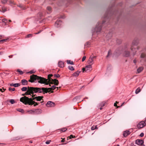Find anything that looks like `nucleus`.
I'll use <instances>...</instances> for the list:
<instances>
[{
    "label": "nucleus",
    "instance_id": "obj_58",
    "mask_svg": "<svg viewBox=\"0 0 146 146\" xmlns=\"http://www.w3.org/2000/svg\"><path fill=\"white\" fill-rule=\"evenodd\" d=\"M106 17H105V19H106Z\"/></svg>",
    "mask_w": 146,
    "mask_h": 146
},
{
    "label": "nucleus",
    "instance_id": "obj_60",
    "mask_svg": "<svg viewBox=\"0 0 146 146\" xmlns=\"http://www.w3.org/2000/svg\"><path fill=\"white\" fill-rule=\"evenodd\" d=\"M145 121H146V118L145 119Z\"/></svg>",
    "mask_w": 146,
    "mask_h": 146
},
{
    "label": "nucleus",
    "instance_id": "obj_15",
    "mask_svg": "<svg viewBox=\"0 0 146 146\" xmlns=\"http://www.w3.org/2000/svg\"><path fill=\"white\" fill-rule=\"evenodd\" d=\"M21 82L23 85H27L28 84V81L25 79H23L21 80Z\"/></svg>",
    "mask_w": 146,
    "mask_h": 146
},
{
    "label": "nucleus",
    "instance_id": "obj_28",
    "mask_svg": "<svg viewBox=\"0 0 146 146\" xmlns=\"http://www.w3.org/2000/svg\"><path fill=\"white\" fill-rule=\"evenodd\" d=\"M96 128H98L97 127V125L93 126L91 128V129L92 130H94L95 129H96Z\"/></svg>",
    "mask_w": 146,
    "mask_h": 146
},
{
    "label": "nucleus",
    "instance_id": "obj_29",
    "mask_svg": "<svg viewBox=\"0 0 146 146\" xmlns=\"http://www.w3.org/2000/svg\"><path fill=\"white\" fill-rule=\"evenodd\" d=\"M7 20L5 19H3L2 20V22L3 23H4L5 25H6L7 22Z\"/></svg>",
    "mask_w": 146,
    "mask_h": 146
},
{
    "label": "nucleus",
    "instance_id": "obj_3",
    "mask_svg": "<svg viewBox=\"0 0 146 146\" xmlns=\"http://www.w3.org/2000/svg\"><path fill=\"white\" fill-rule=\"evenodd\" d=\"M59 82L58 80L55 79H52L51 81L49 82V86H51V84H54V85H52L51 88H40L41 90V93L45 94L49 92L51 90H54L56 88V86H57ZM57 89H58V87H56Z\"/></svg>",
    "mask_w": 146,
    "mask_h": 146
},
{
    "label": "nucleus",
    "instance_id": "obj_22",
    "mask_svg": "<svg viewBox=\"0 0 146 146\" xmlns=\"http://www.w3.org/2000/svg\"><path fill=\"white\" fill-rule=\"evenodd\" d=\"M2 11H1L0 9V11H1V12H2L3 13L5 12L7 10L6 8L5 7H2Z\"/></svg>",
    "mask_w": 146,
    "mask_h": 146
},
{
    "label": "nucleus",
    "instance_id": "obj_8",
    "mask_svg": "<svg viewBox=\"0 0 146 146\" xmlns=\"http://www.w3.org/2000/svg\"><path fill=\"white\" fill-rule=\"evenodd\" d=\"M146 125L145 122L144 121H141L137 125V127L139 128H141L143 127Z\"/></svg>",
    "mask_w": 146,
    "mask_h": 146
},
{
    "label": "nucleus",
    "instance_id": "obj_1",
    "mask_svg": "<svg viewBox=\"0 0 146 146\" xmlns=\"http://www.w3.org/2000/svg\"><path fill=\"white\" fill-rule=\"evenodd\" d=\"M52 76L53 75L52 74H49L48 76V79H46L44 78L33 74L30 76V79L28 81L32 83L38 81V82L40 84L48 85L49 82H50V81L51 80L50 79V77Z\"/></svg>",
    "mask_w": 146,
    "mask_h": 146
},
{
    "label": "nucleus",
    "instance_id": "obj_51",
    "mask_svg": "<svg viewBox=\"0 0 146 146\" xmlns=\"http://www.w3.org/2000/svg\"><path fill=\"white\" fill-rule=\"evenodd\" d=\"M3 90H4V91H3L2 90V89H0V91H1V92H4V91L5 90V89H3Z\"/></svg>",
    "mask_w": 146,
    "mask_h": 146
},
{
    "label": "nucleus",
    "instance_id": "obj_2",
    "mask_svg": "<svg viewBox=\"0 0 146 146\" xmlns=\"http://www.w3.org/2000/svg\"><path fill=\"white\" fill-rule=\"evenodd\" d=\"M42 96H36L33 98H29L26 96L22 97L20 99V101L25 105L28 104L29 105L34 104L35 106L38 105L37 103L35 102L33 100H35L37 101H40L43 98Z\"/></svg>",
    "mask_w": 146,
    "mask_h": 146
},
{
    "label": "nucleus",
    "instance_id": "obj_37",
    "mask_svg": "<svg viewBox=\"0 0 146 146\" xmlns=\"http://www.w3.org/2000/svg\"><path fill=\"white\" fill-rule=\"evenodd\" d=\"M47 10H48L49 11H51V8L50 7H47Z\"/></svg>",
    "mask_w": 146,
    "mask_h": 146
},
{
    "label": "nucleus",
    "instance_id": "obj_32",
    "mask_svg": "<svg viewBox=\"0 0 146 146\" xmlns=\"http://www.w3.org/2000/svg\"><path fill=\"white\" fill-rule=\"evenodd\" d=\"M10 102L12 104L15 103V100L13 99H11L10 100Z\"/></svg>",
    "mask_w": 146,
    "mask_h": 146
},
{
    "label": "nucleus",
    "instance_id": "obj_6",
    "mask_svg": "<svg viewBox=\"0 0 146 146\" xmlns=\"http://www.w3.org/2000/svg\"><path fill=\"white\" fill-rule=\"evenodd\" d=\"M105 22L104 21H103L102 23H98L97 24L96 28L94 29L96 33L100 32L101 29L102 25L104 24Z\"/></svg>",
    "mask_w": 146,
    "mask_h": 146
},
{
    "label": "nucleus",
    "instance_id": "obj_35",
    "mask_svg": "<svg viewBox=\"0 0 146 146\" xmlns=\"http://www.w3.org/2000/svg\"><path fill=\"white\" fill-rule=\"evenodd\" d=\"M111 50H109L108 51V54L107 56V57H108L109 56H110V55L111 54Z\"/></svg>",
    "mask_w": 146,
    "mask_h": 146
},
{
    "label": "nucleus",
    "instance_id": "obj_12",
    "mask_svg": "<svg viewBox=\"0 0 146 146\" xmlns=\"http://www.w3.org/2000/svg\"><path fill=\"white\" fill-rule=\"evenodd\" d=\"M144 143V141L143 140L140 139H137L135 141V144L138 145H142Z\"/></svg>",
    "mask_w": 146,
    "mask_h": 146
},
{
    "label": "nucleus",
    "instance_id": "obj_36",
    "mask_svg": "<svg viewBox=\"0 0 146 146\" xmlns=\"http://www.w3.org/2000/svg\"><path fill=\"white\" fill-rule=\"evenodd\" d=\"M67 129L66 128H63L61 129V131L63 132L65 131Z\"/></svg>",
    "mask_w": 146,
    "mask_h": 146
},
{
    "label": "nucleus",
    "instance_id": "obj_49",
    "mask_svg": "<svg viewBox=\"0 0 146 146\" xmlns=\"http://www.w3.org/2000/svg\"><path fill=\"white\" fill-rule=\"evenodd\" d=\"M41 31H40L38 32V33H35V34H36H36H39V33H40Z\"/></svg>",
    "mask_w": 146,
    "mask_h": 146
},
{
    "label": "nucleus",
    "instance_id": "obj_4",
    "mask_svg": "<svg viewBox=\"0 0 146 146\" xmlns=\"http://www.w3.org/2000/svg\"><path fill=\"white\" fill-rule=\"evenodd\" d=\"M41 90L40 88L28 87L27 91L25 93V95H30L33 94L34 93H41Z\"/></svg>",
    "mask_w": 146,
    "mask_h": 146
},
{
    "label": "nucleus",
    "instance_id": "obj_20",
    "mask_svg": "<svg viewBox=\"0 0 146 146\" xmlns=\"http://www.w3.org/2000/svg\"><path fill=\"white\" fill-rule=\"evenodd\" d=\"M143 70V68L142 67H141L139 68L137 70V72L138 73H139L141 72Z\"/></svg>",
    "mask_w": 146,
    "mask_h": 146
},
{
    "label": "nucleus",
    "instance_id": "obj_39",
    "mask_svg": "<svg viewBox=\"0 0 146 146\" xmlns=\"http://www.w3.org/2000/svg\"><path fill=\"white\" fill-rule=\"evenodd\" d=\"M86 56H84L83 57L82 59V62L84 61L86 59Z\"/></svg>",
    "mask_w": 146,
    "mask_h": 146
},
{
    "label": "nucleus",
    "instance_id": "obj_26",
    "mask_svg": "<svg viewBox=\"0 0 146 146\" xmlns=\"http://www.w3.org/2000/svg\"><path fill=\"white\" fill-rule=\"evenodd\" d=\"M27 112H28L30 114H34V110H31L28 111Z\"/></svg>",
    "mask_w": 146,
    "mask_h": 146
},
{
    "label": "nucleus",
    "instance_id": "obj_42",
    "mask_svg": "<svg viewBox=\"0 0 146 146\" xmlns=\"http://www.w3.org/2000/svg\"><path fill=\"white\" fill-rule=\"evenodd\" d=\"M18 111L21 112H22L23 111V110L21 109H19L18 110Z\"/></svg>",
    "mask_w": 146,
    "mask_h": 146
},
{
    "label": "nucleus",
    "instance_id": "obj_17",
    "mask_svg": "<svg viewBox=\"0 0 146 146\" xmlns=\"http://www.w3.org/2000/svg\"><path fill=\"white\" fill-rule=\"evenodd\" d=\"M58 66L61 68H63L64 67V62L62 61H60L58 62Z\"/></svg>",
    "mask_w": 146,
    "mask_h": 146
},
{
    "label": "nucleus",
    "instance_id": "obj_24",
    "mask_svg": "<svg viewBox=\"0 0 146 146\" xmlns=\"http://www.w3.org/2000/svg\"><path fill=\"white\" fill-rule=\"evenodd\" d=\"M67 63L68 64L71 65L74 64V63L73 61H71L70 60H67Z\"/></svg>",
    "mask_w": 146,
    "mask_h": 146
},
{
    "label": "nucleus",
    "instance_id": "obj_13",
    "mask_svg": "<svg viewBox=\"0 0 146 146\" xmlns=\"http://www.w3.org/2000/svg\"><path fill=\"white\" fill-rule=\"evenodd\" d=\"M61 23L62 22L60 20H57L55 23V25L56 27H58L60 26Z\"/></svg>",
    "mask_w": 146,
    "mask_h": 146
},
{
    "label": "nucleus",
    "instance_id": "obj_47",
    "mask_svg": "<svg viewBox=\"0 0 146 146\" xmlns=\"http://www.w3.org/2000/svg\"><path fill=\"white\" fill-rule=\"evenodd\" d=\"M114 106H115V107H117V108H118L119 107H118V106H117V104L116 103H115L114 104Z\"/></svg>",
    "mask_w": 146,
    "mask_h": 146
},
{
    "label": "nucleus",
    "instance_id": "obj_53",
    "mask_svg": "<svg viewBox=\"0 0 146 146\" xmlns=\"http://www.w3.org/2000/svg\"><path fill=\"white\" fill-rule=\"evenodd\" d=\"M124 102L123 103L121 106H122L124 104Z\"/></svg>",
    "mask_w": 146,
    "mask_h": 146
},
{
    "label": "nucleus",
    "instance_id": "obj_21",
    "mask_svg": "<svg viewBox=\"0 0 146 146\" xmlns=\"http://www.w3.org/2000/svg\"><path fill=\"white\" fill-rule=\"evenodd\" d=\"M141 91V89L140 88H138L135 90V93L137 94L139 93Z\"/></svg>",
    "mask_w": 146,
    "mask_h": 146
},
{
    "label": "nucleus",
    "instance_id": "obj_61",
    "mask_svg": "<svg viewBox=\"0 0 146 146\" xmlns=\"http://www.w3.org/2000/svg\"><path fill=\"white\" fill-rule=\"evenodd\" d=\"M34 96H33L32 97H33Z\"/></svg>",
    "mask_w": 146,
    "mask_h": 146
},
{
    "label": "nucleus",
    "instance_id": "obj_57",
    "mask_svg": "<svg viewBox=\"0 0 146 146\" xmlns=\"http://www.w3.org/2000/svg\"><path fill=\"white\" fill-rule=\"evenodd\" d=\"M116 102V103H118V102Z\"/></svg>",
    "mask_w": 146,
    "mask_h": 146
},
{
    "label": "nucleus",
    "instance_id": "obj_43",
    "mask_svg": "<svg viewBox=\"0 0 146 146\" xmlns=\"http://www.w3.org/2000/svg\"><path fill=\"white\" fill-rule=\"evenodd\" d=\"M35 72H34L33 70H31L29 72L31 74H33L35 73Z\"/></svg>",
    "mask_w": 146,
    "mask_h": 146
},
{
    "label": "nucleus",
    "instance_id": "obj_41",
    "mask_svg": "<svg viewBox=\"0 0 146 146\" xmlns=\"http://www.w3.org/2000/svg\"><path fill=\"white\" fill-rule=\"evenodd\" d=\"M144 136V133H141L140 135V136L141 137H143Z\"/></svg>",
    "mask_w": 146,
    "mask_h": 146
},
{
    "label": "nucleus",
    "instance_id": "obj_7",
    "mask_svg": "<svg viewBox=\"0 0 146 146\" xmlns=\"http://www.w3.org/2000/svg\"><path fill=\"white\" fill-rule=\"evenodd\" d=\"M125 52L124 53V56L126 57L129 56L130 55V52L128 51L129 50L128 47L126 46L125 47Z\"/></svg>",
    "mask_w": 146,
    "mask_h": 146
},
{
    "label": "nucleus",
    "instance_id": "obj_33",
    "mask_svg": "<svg viewBox=\"0 0 146 146\" xmlns=\"http://www.w3.org/2000/svg\"><path fill=\"white\" fill-rule=\"evenodd\" d=\"M17 72H19L21 74H22L23 73V72L19 69H18L17 70Z\"/></svg>",
    "mask_w": 146,
    "mask_h": 146
},
{
    "label": "nucleus",
    "instance_id": "obj_9",
    "mask_svg": "<svg viewBox=\"0 0 146 146\" xmlns=\"http://www.w3.org/2000/svg\"><path fill=\"white\" fill-rule=\"evenodd\" d=\"M95 58V56L90 57L89 59V60L88 61V64L91 65L93 64L94 63V60L93 59L94 58Z\"/></svg>",
    "mask_w": 146,
    "mask_h": 146
},
{
    "label": "nucleus",
    "instance_id": "obj_10",
    "mask_svg": "<svg viewBox=\"0 0 146 146\" xmlns=\"http://www.w3.org/2000/svg\"><path fill=\"white\" fill-rule=\"evenodd\" d=\"M46 105L47 107H52L54 106V104L52 102L48 101L46 104Z\"/></svg>",
    "mask_w": 146,
    "mask_h": 146
},
{
    "label": "nucleus",
    "instance_id": "obj_44",
    "mask_svg": "<svg viewBox=\"0 0 146 146\" xmlns=\"http://www.w3.org/2000/svg\"><path fill=\"white\" fill-rule=\"evenodd\" d=\"M50 141H46V143L47 144H48L50 143Z\"/></svg>",
    "mask_w": 146,
    "mask_h": 146
},
{
    "label": "nucleus",
    "instance_id": "obj_40",
    "mask_svg": "<svg viewBox=\"0 0 146 146\" xmlns=\"http://www.w3.org/2000/svg\"><path fill=\"white\" fill-rule=\"evenodd\" d=\"M105 103H102V104H101V107H103L105 105Z\"/></svg>",
    "mask_w": 146,
    "mask_h": 146
},
{
    "label": "nucleus",
    "instance_id": "obj_45",
    "mask_svg": "<svg viewBox=\"0 0 146 146\" xmlns=\"http://www.w3.org/2000/svg\"><path fill=\"white\" fill-rule=\"evenodd\" d=\"M82 70L83 72H84L85 71L86 72V69L85 67L83 68Z\"/></svg>",
    "mask_w": 146,
    "mask_h": 146
},
{
    "label": "nucleus",
    "instance_id": "obj_48",
    "mask_svg": "<svg viewBox=\"0 0 146 146\" xmlns=\"http://www.w3.org/2000/svg\"><path fill=\"white\" fill-rule=\"evenodd\" d=\"M13 55H10V56H9V58H12L13 57Z\"/></svg>",
    "mask_w": 146,
    "mask_h": 146
},
{
    "label": "nucleus",
    "instance_id": "obj_38",
    "mask_svg": "<svg viewBox=\"0 0 146 146\" xmlns=\"http://www.w3.org/2000/svg\"><path fill=\"white\" fill-rule=\"evenodd\" d=\"M7 0H2V2L3 3L5 4L7 3Z\"/></svg>",
    "mask_w": 146,
    "mask_h": 146
},
{
    "label": "nucleus",
    "instance_id": "obj_5",
    "mask_svg": "<svg viewBox=\"0 0 146 146\" xmlns=\"http://www.w3.org/2000/svg\"><path fill=\"white\" fill-rule=\"evenodd\" d=\"M137 43L138 42L137 40H133L132 42V45L129 49L131 50L133 56H134L135 54L137 52L136 48L134 46L136 45Z\"/></svg>",
    "mask_w": 146,
    "mask_h": 146
},
{
    "label": "nucleus",
    "instance_id": "obj_27",
    "mask_svg": "<svg viewBox=\"0 0 146 146\" xmlns=\"http://www.w3.org/2000/svg\"><path fill=\"white\" fill-rule=\"evenodd\" d=\"M9 38H7L5 39H3L1 40H0V42H6L7 40H9Z\"/></svg>",
    "mask_w": 146,
    "mask_h": 146
},
{
    "label": "nucleus",
    "instance_id": "obj_25",
    "mask_svg": "<svg viewBox=\"0 0 146 146\" xmlns=\"http://www.w3.org/2000/svg\"><path fill=\"white\" fill-rule=\"evenodd\" d=\"M68 68L69 69L72 71L74 70V68L72 66H69L68 67Z\"/></svg>",
    "mask_w": 146,
    "mask_h": 146
},
{
    "label": "nucleus",
    "instance_id": "obj_16",
    "mask_svg": "<svg viewBox=\"0 0 146 146\" xmlns=\"http://www.w3.org/2000/svg\"><path fill=\"white\" fill-rule=\"evenodd\" d=\"M130 134V131H127L124 132L123 133V136L126 137L127 135H129Z\"/></svg>",
    "mask_w": 146,
    "mask_h": 146
},
{
    "label": "nucleus",
    "instance_id": "obj_30",
    "mask_svg": "<svg viewBox=\"0 0 146 146\" xmlns=\"http://www.w3.org/2000/svg\"><path fill=\"white\" fill-rule=\"evenodd\" d=\"M15 90V89L14 88H11V87H9V90L10 91H14Z\"/></svg>",
    "mask_w": 146,
    "mask_h": 146
},
{
    "label": "nucleus",
    "instance_id": "obj_34",
    "mask_svg": "<svg viewBox=\"0 0 146 146\" xmlns=\"http://www.w3.org/2000/svg\"><path fill=\"white\" fill-rule=\"evenodd\" d=\"M54 77L59 78L60 77V75L58 74H55L54 75Z\"/></svg>",
    "mask_w": 146,
    "mask_h": 146
},
{
    "label": "nucleus",
    "instance_id": "obj_11",
    "mask_svg": "<svg viewBox=\"0 0 146 146\" xmlns=\"http://www.w3.org/2000/svg\"><path fill=\"white\" fill-rule=\"evenodd\" d=\"M86 69V72H90L92 70V65L90 64L88 65L85 67Z\"/></svg>",
    "mask_w": 146,
    "mask_h": 146
},
{
    "label": "nucleus",
    "instance_id": "obj_46",
    "mask_svg": "<svg viewBox=\"0 0 146 146\" xmlns=\"http://www.w3.org/2000/svg\"><path fill=\"white\" fill-rule=\"evenodd\" d=\"M74 137L72 135H71L70 136V138L71 139L72 138H74Z\"/></svg>",
    "mask_w": 146,
    "mask_h": 146
},
{
    "label": "nucleus",
    "instance_id": "obj_50",
    "mask_svg": "<svg viewBox=\"0 0 146 146\" xmlns=\"http://www.w3.org/2000/svg\"><path fill=\"white\" fill-rule=\"evenodd\" d=\"M133 62L134 63H136V61L135 60H134L133 61Z\"/></svg>",
    "mask_w": 146,
    "mask_h": 146
},
{
    "label": "nucleus",
    "instance_id": "obj_59",
    "mask_svg": "<svg viewBox=\"0 0 146 146\" xmlns=\"http://www.w3.org/2000/svg\"><path fill=\"white\" fill-rule=\"evenodd\" d=\"M143 146H145V145H143Z\"/></svg>",
    "mask_w": 146,
    "mask_h": 146
},
{
    "label": "nucleus",
    "instance_id": "obj_18",
    "mask_svg": "<svg viewBox=\"0 0 146 146\" xmlns=\"http://www.w3.org/2000/svg\"><path fill=\"white\" fill-rule=\"evenodd\" d=\"M80 72V71H78L75 72L74 73L72 74V76L74 77H77L79 75Z\"/></svg>",
    "mask_w": 146,
    "mask_h": 146
},
{
    "label": "nucleus",
    "instance_id": "obj_54",
    "mask_svg": "<svg viewBox=\"0 0 146 146\" xmlns=\"http://www.w3.org/2000/svg\"><path fill=\"white\" fill-rule=\"evenodd\" d=\"M102 107H101L100 108V110H102Z\"/></svg>",
    "mask_w": 146,
    "mask_h": 146
},
{
    "label": "nucleus",
    "instance_id": "obj_55",
    "mask_svg": "<svg viewBox=\"0 0 146 146\" xmlns=\"http://www.w3.org/2000/svg\"><path fill=\"white\" fill-rule=\"evenodd\" d=\"M25 95V94H22V95H23V96H24Z\"/></svg>",
    "mask_w": 146,
    "mask_h": 146
},
{
    "label": "nucleus",
    "instance_id": "obj_56",
    "mask_svg": "<svg viewBox=\"0 0 146 146\" xmlns=\"http://www.w3.org/2000/svg\"><path fill=\"white\" fill-rule=\"evenodd\" d=\"M9 22H11V20H9Z\"/></svg>",
    "mask_w": 146,
    "mask_h": 146
},
{
    "label": "nucleus",
    "instance_id": "obj_31",
    "mask_svg": "<svg viewBox=\"0 0 146 146\" xmlns=\"http://www.w3.org/2000/svg\"><path fill=\"white\" fill-rule=\"evenodd\" d=\"M32 36V35L31 34H29V35H27L25 37V38H29V37H31Z\"/></svg>",
    "mask_w": 146,
    "mask_h": 146
},
{
    "label": "nucleus",
    "instance_id": "obj_23",
    "mask_svg": "<svg viewBox=\"0 0 146 146\" xmlns=\"http://www.w3.org/2000/svg\"><path fill=\"white\" fill-rule=\"evenodd\" d=\"M28 90V87H23L21 89V90L23 91H25Z\"/></svg>",
    "mask_w": 146,
    "mask_h": 146
},
{
    "label": "nucleus",
    "instance_id": "obj_19",
    "mask_svg": "<svg viewBox=\"0 0 146 146\" xmlns=\"http://www.w3.org/2000/svg\"><path fill=\"white\" fill-rule=\"evenodd\" d=\"M10 85L11 86H13L16 87L19 86L20 85V84L19 83H15L14 84L12 83L10 84Z\"/></svg>",
    "mask_w": 146,
    "mask_h": 146
},
{
    "label": "nucleus",
    "instance_id": "obj_14",
    "mask_svg": "<svg viewBox=\"0 0 146 146\" xmlns=\"http://www.w3.org/2000/svg\"><path fill=\"white\" fill-rule=\"evenodd\" d=\"M35 114H39L42 112V110L40 109H38L34 110Z\"/></svg>",
    "mask_w": 146,
    "mask_h": 146
},
{
    "label": "nucleus",
    "instance_id": "obj_52",
    "mask_svg": "<svg viewBox=\"0 0 146 146\" xmlns=\"http://www.w3.org/2000/svg\"><path fill=\"white\" fill-rule=\"evenodd\" d=\"M64 139H62V140H61V142H64Z\"/></svg>",
    "mask_w": 146,
    "mask_h": 146
}]
</instances>
